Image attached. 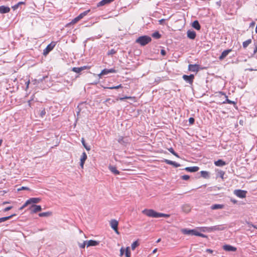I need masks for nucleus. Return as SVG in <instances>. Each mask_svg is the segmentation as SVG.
<instances>
[{"instance_id": "nucleus-1", "label": "nucleus", "mask_w": 257, "mask_h": 257, "mask_svg": "<svg viewBox=\"0 0 257 257\" xmlns=\"http://www.w3.org/2000/svg\"><path fill=\"white\" fill-rule=\"evenodd\" d=\"M152 40V39L150 37L148 36H143L139 37L136 40V43L140 44L142 46H145L149 42H150Z\"/></svg>"}, {"instance_id": "nucleus-2", "label": "nucleus", "mask_w": 257, "mask_h": 257, "mask_svg": "<svg viewBox=\"0 0 257 257\" xmlns=\"http://www.w3.org/2000/svg\"><path fill=\"white\" fill-rule=\"evenodd\" d=\"M142 212L149 217L159 218V212L153 209H144Z\"/></svg>"}, {"instance_id": "nucleus-3", "label": "nucleus", "mask_w": 257, "mask_h": 257, "mask_svg": "<svg viewBox=\"0 0 257 257\" xmlns=\"http://www.w3.org/2000/svg\"><path fill=\"white\" fill-rule=\"evenodd\" d=\"M205 228L206 231L210 232L215 231L223 230L225 229V227L222 225H218L211 227H205Z\"/></svg>"}, {"instance_id": "nucleus-4", "label": "nucleus", "mask_w": 257, "mask_h": 257, "mask_svg": "<svg viewBox=\"0 0 257 257\" xmlns=\"http://www.w3.org/2000/svg\"><path fill=\"white\" fill-rule=\"evenodd\" d=\"M56 44V42H52L49 44L43 51V55L46 56L48 53L53 49Z\"/></svg>"}, {"instance_id": "nucleus-5", "label": "nucleus", "mask_w": 257, "mask_h": 257, "mask_svg": "<svg viewBox=\"0 0 257 257\" xmlns=\"http://www.w3.org/2000/svg\"><path fill=\"white\" fill-rule=\"evenodd\" d=\"M246 193L247 192L246 191L242 190H235L234 191V194L237 197L241 198H245Z\"/></svg>"}, {"instance_id": "nucleus-6", "label": "nucleus", "mask_w": 257, "mask_h": 257, "mask_svg": "<svg viewBox=\"0 0 257 257\" xmlns=\"http://www.w3.org/2000/svg\"><path fill=\"white\" fill-rule=\"evenodd\" d=\"M29 210L32 213H35L37 212L40 211L42 210V207L40 205H37L35 204H32L30 207Z\"/></svg>"}, {"instance_id": "nucleus-7", "label": "nucleus", "mask_w": 257, "mask_h": 257, "mask_svg": "<svg viewBox=\"0 0 257 257\" xmlns=\"http://www.w3.org/2000/svg\"><path fill=\"white\" fill-rule=\"evenodd\" d=\"M183 78L186 82H188L190 84H192L193 82L194 76L193 74H191L190 75H184L183 76Z\"/></svg>"}, {"instance_id": "nucleus-8", "label": "nucleus", "mask_w": 257, "mask_h": 257, "mask_svg": "<svg viewBox=\"0 0 257 257\" xmlns=\"http://www.w3.org/2000/svg\"><path fill=\"white\" fill-rule=\"evenodd\" d=\"M41 201L39 198H31L27 200L26 202V205H30L32 204H36L39 203Z\"/></svg>"}, {"instance_id": "nucleus-9", "label": "nucleus", "mask_w": 257, "mask_h": 257, "mask_svg": "<svg viewBox=\"0 0 257 257\" xmlns=\"http://www.w3.org/2000/svg\"><path fill=\"white\" fill-rule=\"evenodd\" d=\"M129 141H130L129 138L127 137L124 138V137H120L118 139V143H119L120 144L123 145H126L127 144H128L129 143Z\"/></svg>"}, {"instance_id": "nucleus-10", "label": "nucleus", "mask_w": 257, "mask_h": 257, "mask_svg": "<svg viewBox=\"0 0 257 257\" xmlns=\"http://www.w3.org/2000/svg\"><path fill=\"white\" fill-rule=\"evenodd\" d=\"M223 249L227 251H235L236 248L230 245L226 244L223 246Z\"/></svg>"}, {"instance_id": "nucleus-11", "label": "nucleus", "mask_w": 257, "mask_h": 257, "mask_svg": "<svg viewBox=\"0 0 257 257\" xmlns=\"http://www.w3.org/2000/svg\"><path fill=\"white\" fill-rule=\"evenodd\" d=\"M188 69L192 72H198L199 71V65L197 64H189Z\"/></svg>"}, {"instance_id": "nucleus-12", "label": "nucleus", "mask_w": 257, "mask_h": 257, "mask_svg": "<svg viewBox=\"0 0 257 257\" xmlns=\"http://www.w3.org/2000/svg\"><path fill=\"white\" fill-rule=\"evenodd\" d=\"M231 51V49H227L223 51L219 57V60H221L224 59Z\"/></svg>"}, {"instance_id": "nucleus-13", "label": "nucleus", "mask_w": 257, "mask_h": 257, "mask_svg": "<svg viewBox=\"0 0 257 257\" xmlns=\"http://www.w3.org/2000/svg\"><path fill=\"white\" fill-rule=\"evenodd\" d=\"M10 11V8L9 7L2 6L0 7V13L1 14H6L9 13Z\"/></svg>"}, {"instance_id": "nucleus-14", "label": "nucleus", "mask_w": 257, "mask_h": 257, "mask_svg": "<svg viewBox=\"0 0 257 257\" xmlns=\"http://www.w3.org/2000/svg\"><path fill=\"white\" fill-rule=\"evenodd\" d=\"M187 37L192 40H194L196 36L195 32L194 31L188 30L187 32Z\"/></svg>"}, {"instance_id": "nucleus-15", "label": "nucleus", "mask_w": 257, "mask_h": 257, "mask_svg": "<svg viewBox=\"0 0 257 257\" xmlns=\"http://www.w3.org/2000/svg\"><path fill=\"white\" fill-rule=\"evenodd\" d=\"M112 2V0H102L97 4V7H99L105 6Z\"/></svg>"}, {"instance_id": "nucleus-16", "label": "nucleus", "mask_w": 257, "mask_h": 257, "mask_svg": "<svg viewBox=\"0 0 257 257\" xmlns=\"http://www.w3.org/2000/svg\"><path fill=\"white\" fill-rule=\"evenodd\" d=\"M196 230L194 229H182V232L184 234L188 235H194V232H195Z\"/></svg>"}, {"instance_id": "nucleus-17", "label": "nucleus", "mask_w": 257, "mask_h": 257, "mask_svg": "<svg viewBox=\"0 0 257 257\" xmlns=\"http://www.w3.org/2000/svg\"><path fill=\"white\" fill-rule=\"evenodd\" d=\"M199 168L198 167L194 166V167H188L185 168L186 171L190 172H196L199 170Z\"/></svg>"}, {"instance_id": "nucleus-18", "label": "nucleus", "mask_w": 257, "mask_h": 257, "mask_svg": "<svg viewBox=\"0 0 257 257\" xmlns=\"http://www.w3.org/2000/svg\"><path fill=\"white\" fill-rule=\"evenodd\" d=\"M112 72V68L107 69H104L103 70H102L101 72L99 74V76H104L107 75L109 73Z\"/></svg>"}, {"instance_id": "nucleus-19", "label": "nucleus", "mask_w": 257, "mask_h": 257, "mask_svg": "<svg viewBox=\"0 0 257 257\" xmlns=\"http://www.w3.org/2000/svg\"><path fill=\"white\" fill-rule=\"evenodd\" d=\"M99 244V241H97L96 240H90L87 241V246H96Z\"/></svg>"}, {"instance_id": "nucleus-20", "label": "nucleus", "mask_w": 257, "mask_h": 257, "mask_svg": "<svg viewBox=\"0 0 257 257\" xmlns=\"http://www.w3.org/2000/svg\"><path fill=\"white\" fill-rule=\"evenodd\" d=\"M182 209L183 212L185 213H188L191 210V207L188 204H185L182 206Z\"/></svg>"}, {"instance_id": "nucleus-21", "label": "nucleus", "mask_w": 257, "mask_h": 257, "mask_svg": "<svg viewBox=\"0 0 257 257\" xmlns=\"http://www.w3.org/2000/svg\"><path fill=\"white\" fill-rule=\"evenodd\" d=\"M86 68V66H83V67H73L72 68V71L77 73H78Z\"/></svg>"}, {"instance_id": "nucleus-22", "label": "nucleus", "mask_w": 257, "mask_h": 257, "mask_svg": "<svg viewBox=\"0 0 257 257\" xmlns=\"http://www.w3.org/2000/svg\"><path fill=\"white\" fill-rule=\"evenodd\" d=\"M192 27L197 30H200L201 28L200 25L198 21H195L192 23Z\"/></svg>"}, {"instance_id": "nucleus-23", "label": "nucleus", "mask_w": 257, "mask_h": 257, "mask_svg": "<svg viewBox=\"0 0 257 257\" xmlns=\"http://www.w3.org/2000/svg\"><path fill=\"white\" fill-rule=\"evenodd\" d=\"M224 207V205L222 204H214L211 206V208L212 210L222 209Z\"/></svg>"}, {"instance_id": "nucleus-24", "label": "nucleus", "mask_w": 257, "mask_h": 257, "mask_svg": "<svg viewBox=\"0 0 257 257\" xmlns=\"http://www.w3.org/2000/svg\"><path fill=\"white\" fill-rule=\"evenodd\" d=\"M214 164L216 166H223L226 164L225 162L222 160H218L215 161Z\"/></svg>"}, {"instance_id": "nucleus-25", "label": "nucleus", "mask_w": 257, "mask_h": 257, "mask_svg": "<svg viewBox=\"0 0 257 257\" xmlns=\"http://www.w3.org/2000/svg\"><path fill=\"white\" fill-rule=\"evenodd\" d=\"M14 216H15V214H12V215H11L10 216H9L4 217L0 218V223L3 222L4 221H6L10 219V218H11Z\"/></svg>"}, {"instance_id": "nucleus-26", "label": "nucleus", "mask_w": 257, "mask_h": 257, "mask_svg": "<svg viewBox=\"0 0 257 257\" xmlns=\"http://www.w3.org/2000/svg\"><path fill=\"white\" fill-rule=\"evenodd\" d=\"M251 39H248L247 40L244 41L242 43V46L243 47V48H246L251 43Z\"/></svg>"}, {"instance_id": "nucleus-27", "label": "nucleus", "mask_w": 257, "mask_h": 257, "mask_svg": "<svg viewBox=\"0 0 257 257\" xmlns=\"http://www.w3.org/2000/svg\"><path fill=\"white\" fill-rule=\"evenodd\" d=\"M201 176L204 178H209V173L207 171H202L200 172Z\"/></svg>"}, {"instance_id": "nucleus-28", "label": "nucleus", "mask_w": 257, "mask_h": 257, "mask_svg": "<svg viewBox=\"0 0 257 257\" xmlns=\"http://www.w3.org/2000/svg\"><path fill=\"white\" fill-rule=\"evenodd\" d=\"M25 4V3L24 2H20L18 3H17V4H16L15 5L13 6L12 8L13 9V10H16L19 8V7L20 5H24Z\"/></svg>"}, {"instance_id": "nucleus-29", "label": "nucleus", "mask_w": 257, "mask_h": 257, "mask_svg": "<svg viewBox=\"0 0 257 257\" xmlns=\"http://www.w3.org/2000/svg\"><path fill=\"white\" fill-rule=\"evenodd\" d=\"M81 143L84 146V147L86 149V150L89 151L90 150V147L89 146H88L85 142V141L83 138H82L81 139Z\"/></svg>"}, {"instance_id": "nucleus-30", "label": "nucleus", "mask_w": 257, "mask_h": 257, "mask_svg": "<svg viewBox=\"0 0 257 257\" xmlns=\"http://www.w3.org/2000/svg\"><path fill=\"white\" fill-rule=\"evenodd\" d=\"M87 159V155L85 152H83L81 157L80 161L82 162H84Z\"/></svg>"}, {"instance_id": "nucleus-31", "label": "nucleus", "mask_w": 257, "mask_h": 257, "mask_svg": "<svg viewBox=\"0 0 257 257\" xmlns=\"http://www.w3.org/2000/svg\"><path fill=\"white\" fill-rule=\"evenodd\" d=\"M51 214V213L49 212H42L40 213L39 214V216L40 217H47Z\"/></svg>"}, {"instance_id": "nucleus-32", "label": "nucleus", "mask_w": 257, "mask_h": 257, "mask_svg": "<svg viewBox=\"0 0 257 257\" xmlns=\"http://www.w3.org/2000/svg\"><path fill=\"white\" fill-rule=\"evenodd\" d=\"M87 240L84 241L83 243L78 242V245L81 248H84L85 245H87Z\"/></svg>"}, {"instance_id": "nucleus-33", "label": "nucleus", "mask_w": 257, "mask_h": 257, "mask_svg": "<svg viewBox=\"0 0 257 257\" xmlns=\"http://www.w3.org/2000/svg\"><path fill=\"white\" fill-rule=\"evenodd\" d=\"M139 245V243L138 241H134L131 245L132 249L134 250L136 247H137Z\"/></svg>"}, {"instance_id": "nucleus-34", "label": "nucleus", "mask_w": 257, "mask_h": 257, "mask_svg": "<svg viewBox=\"0 0 257 257\" xmlns=\"http://www.w3.org/2000/svg\"><path fill=\"white\" fill-rule=\"evenodd\" d=\"M89 11L90 10H87L79 14L78 16L80 17V19H82L84 16H85Z\"/></svg>"}, {"instance_id": "nucleus-35", "label": "nucleus", "mask_w": 257, "mask_h": 257, "mask_svg": "<svg viewBox=\"0 0 257 257\" xmlns=\"http://www.w3.org/2000/svg\"><path fill=\"white\" fill-rule=\"evenodd\" d=\"M125 257H130L131 256V251L130 250L129 247H127L125 249Z\"/></svg>"}, {"instance_id": "nucleus-36", "label": "nucleus", "mask_w": 257, "mask_h": 257, "mask_svg": "<svg viewBox=\"0 0 257 257\" xmlns=\"http://www.w3.org/2000/svg\"><path fill=\"white\" fill-rule=\"evenodd\" d=\"M169 151L171 152L173 155L177 157H179L178 155L174 151V149L172 148H170L168 149Z\"/></svg>"}, {"instance_id": "nucleus-37", "label": "nucleus", "mask_w": 257, "mask_h": 257, "mask_svg": "<svg viewBox=\"0 0 257 257\" xmlns=\"http://www.w3.org/2000/svg\"><path fill=\"white\" fill-rule=\"evenodd\" d=\"M118 222L116 220L113 219V229H118Z\"/></svg>"}, {"instance_id": "nucleus-38", "label": "nucleus", "mask_w": 257, "mask_h": 257, "mask_svg": "<svg viewBox=\"0 0 257 257\" xmlns=\"http://www.w3.org/2000/svg\"><path fill=\"white\" fill-rule=\"evenodd\" d=\"M170 216L169 214H164L162 213H159V217H166L168 218Z\"/></svg>"}, {"instance_id": "nucleus-39", "label": "nucleus", "mask_w": 257, "mask_h": 257, "mask_svg": "<svg viewBox=\"0 0 257 257\" xmlns=\"http://www.w3.org/2000/svg\"><path fill=\"white\" fill-rule=\"evenodd\" d=\"M80 17H79V16H78L77 17H76L75 18H74L71 22V23L72 24H75L77 22H78L79 20H80Z\"/></svg>"}, {"instance_id": "nucleus-40", "label": "nucleus", "mask_w": 257, "mask_h": 257, "mask_svg": "<svg viewBox=\"0 0 257 257\" xmlns=\"http://www.w3.org/2000/svg\"><path fill=\"white\" fill-rule=\"evenodd\" d=\"M194 235H196V236H198L203 237H204L206 236V235H204V234H202L201 233L197 232L196 231L195 232H194Z\"/></svg>"}, {"instance_id": "nucleus-41", "label": "nucleus", "mask_w": 257, "mask_h": 257, "mask_svg": "<svg viewBox=\"0 0 257 257\" xmlns=\"http://www.w3.org/2000/svg\"><path fill=\"white\" fill-rule=\"evenodd\" d=\"M153 37L157 39H159L161 37V35L158 32H155L153 33Z\"/></svg>"}, {"instance_id": "nucleus-42", "label": "nucleus", "mask_w": 257, "mask_h": 257, "mask_svg": "<svg viewBox=\"0 0 257 257\" xmlns=\"http://www.w3.org/2000/svg\"><path fill=\"white\" fill-rule=\"evenodd\" d=\"M164 162L169 165H173L174 164V162L169 160L165 159Z\"/></svg>"}, {"instance_id": "nucleus-43", "label": "nucleus", "mask_w": 257, "mask_h": 257, "mask_svg": "<svg viewBox=\"0 0 257 257\" xmlns=\"http://www.w3.org/2000/svg\"><path fill=\"white\" fill-rule=\"evenodd\" d=\"M224 175V172L222 171H220L218 172V176H219L221 178H223V176Z\"/></svg>"}, {"instance_id": "nucleus-44", "label": "nucleus", "mask_w": 257, "mask_h": 257, "mask_svg": "<svg viewBox=\"0 0 257 257\" xmlns=\"http://www.w3.org/2000/svg\"><path fill=\"white\" fill-rule=\"evenodd\" d=\"M223 103H227L229 104H235L234 101H231L229 99H228L227 98H226V100L223 102Z\"/></svg>"}, {"instance_id": "nucleus-45", "label": "nucleus", "mask_w": 257, "mask_h": 257, "mask_svg": "<svg viewBox=\"0 0 257 257\" xmlns=\"http://www.w3.org/2000/svg\"><path fill=\"white\" fill-rule=\"evenodd\" d=\"M181 178H182V179L183 180H188L189 179L190 177H189V176H188V175H185L182 176L181 177Z\"/></svg>"}, {"instance_id": "nucleus-46", "label": "nucleus", "mask_w": 257, "mask_h": 257, "mask_svg": "<svg viewBox=\"0 0 257 257\" xmlns=\"http://www.w3.org/2000/svg\"><path fill=\"white\" fill-rule=\"evenodd\" d=\"M23 190H29V188L27 187H22L21 188H19L18 189V191H21Z\"/></svg>"}, {"instance_id": "nucleus-47", "label": "nucleus", "mask_w": 257, "mask_h": 257, "mask_svg": "<svg viewBox=\"0 0 257 257\" xmlns=\"http://www.w3.org/2000/svg\"><path fill=\"white\" fill-rule=\"evenodd\" d=\"M46 114L45 110L44 109L42 110H41L40 112V115L42 117H43L44 115H45Z\"/></svg>"}, {"instance_id": "nucleus-48", "label": "nucleus", "mask_w": 257, "mask_h": 257, "mask_svg": "<svg viewBox=\"0 0 257 257\" xmlns=\"http://www.w3.org/2000/svg\"><path fill=\"white\" fill-rule=\"evenodd\" d=\"M189 121L190 123L193 124L194 122V119L193 117H190L189 119Z\"/></svg>"}, {"instance_id": "nucleus-49", "label": "nucleus", "mask_w": 257, "mask_h": 257, "mask_svg": "<svg viewBox=\"0 0 257 257\" xmlns=\"http://www.w3.org/2000/svg\"><path fill=\"white\" fill-rule=\"evenodd\" d=\"M12 208V206H9L4 209V211L6 212L10 210H11Z\"/></svg>"}, {"instance_id": "nucleus-50", "label": "nucleus", "mask_w": 257, "mask_h": 257, "mask_svg": "<svg viewBox=\"0 0 257 257\" xmlns=\"http://www.w3.org/2000/svg\"><path fill=\"white\" fill-rule=\"evenodd\" d=\"M161 54L162 55L165 56L166 55V51L165 50H164V49H162L161 50Z\"/></svg>"}, {"instance_id": "nucleus-51", "label": "nucleus", "mask_w": 257, "mask_h": 257, "mask_svg": "<svg viewBox=\"0 0 257 257\" xmlns=\"http://www.w3.org/2000/svg\"><path fill=\"white\" fill-rule=\"evenodd\" d=\"M173 166H174L175 167H178L180 166V164H179L175 162H174V164L173 165Z\"/></svg>"}, {"instance_id": "nucleus-52", "label": "nucleus", "mask_w": 257, "mask_h": 257, "mask_svg": "<svg viewBox=\"0 0 257 257\" xmlns=\"http://www.w3.org/2000/svg\"><path fill=\"white\" fill-rule=\"evenodd\" d=\"M119 173L118 171H117L115 168L113 167V174H118Z\"/></svg>"}, {"instance_id": "nucleus-53", "label": "nucleus", "mask_w": 257, "mask_h": 257, "mask_svg": "<svg viewBox=\"0 0 257 257\" xmlns=\"http://www.w3.org/2000/svg\"><path fill=\"white\" fill-rule=\"evenodd\" d=\"M124 253V249L122 247L121 248L120 250V255H122Z\"/></svg>"}, {"instance_id": "nucleus-54", "label": "nucleus", "mask_w": 257, "mask_h": 257, "mask_svg": "<svg viewBox=\"0 0 257 257\" xmlns=\"http://www.w3.org/2000/svg\"><path fill=\"white\" fill-rule=\"evenodd\" d=\"M122 86L121 84L119 85H117V86H113V89H118L119 88H122Z\"/></svg>"}, {"instance_id": "nucleus-55", "label": "nucleus", "mask_w": 257, "mask_h": 257, "mask_svg": "<svg viewBox=\"0 0 257 257\" xmlns=\"http://www.w3.org/2000/svg\"><path fill=\"white\" fill-rule=\"evenodd\" d=\"M28 205H26V202L23 204V205L21 207V208H20V210H22L25 207H26L27 206H28Z\"/></svg>"}, {"instance_id": "nucleus-56", "label": "nucleus", "mask_w": 257, "mask_h": 257, "mask_svg": "<svg viewBox=\"0 0 257 257\" xmlns=\"http://www.w3.org/2000/svg\"><path fill=\"white\" fill-rule=\"evenodd\" d=\"M245 70H248L249 71H256L257 69H253V68H248V69H246Z\"/></svg>"}, {"instance_id": "nucleus-57", "label": "nucleus", "mask_w": 257, "mask_h": 257, "mask_svg": "<svg viewBox=\"0 0 257 257\" xmlns=\"http://www.w3.org/2000/svg\"><path fill=\"white\" fill-rule=\"evenodd\" d=\"M159 22L160 24L162 25V24H163L164 22H165V19H161V20H159Z\"/></svg>"}, {"instance_id": "nucleus-58", "label": "nucleus", "mask_w": 257, "mask_h": 257, "mask_svg": "<svg viewBox=\"0 0 257 257\" xmlns=\"http://www.w3.org/2000/svg\"><path fill=\"white\" fill-rule=\"evenodd\" d=\"M84 164V162H82L80 161V166L82 169L83 168Z\"/></svg>"}, {"instance_id": "nucleus-59", "label": "nucleus", "mask_w": 257, "mask_h": 257, "mask_svg": "<svg viewBox=\"0 0 257 257\" xmlns=\"http://www.w3.org/2000/svg\"><path fill=\"white\" fill-rule=\"evenodd\" d=\"M206 251L208 252H209V253H212L213 252V250L210 249H207L206 250Z\"/></svg>"}, {"instance_id": "nucleus-60", "label": "nucleus", "mask_w": 257, "mask_h": 257, "mask_svg": "<svg viewBox=\"0 0 257 257\" xmlns=\"http://www.w3.org/2000/svg\"><path fill=\"white\" fill-rule=\"evenodd\" d=\"M113 231H114L118 235L120 234L118 230V229H113Z\"/></svg>"}, {"instance_id": "nucleus-61", "label": "nucleus", "mask_w": 257, "mask_h": 257, "mask_svg": "<svg viewBox=\"0 0 257 257\" xmlns=\"http://www.w3.org/2000/svg\"><path fill=\"white\" fill-rule=\"evenodd\" d=\"M112 52H113L112 49H111V50H109V51L108 52V55H112Z\"/></svg>"}, {"instance_id": "nucleus-62", "label": "nucleus", "mask_w": 257, "mask_h": 257, "mask_svg": "<svg viewBox=\"0 0 257 257\" xmlns=\"http://www.w3.org/2000/svg\"><path fill=\"white\" fill-rule=\"evenodd\" d=\"M109 224L111 228H112V219L109 221Z\"/></svg>"}, {"instance_id": "nucleus-63", "label": "nucleus", "mask_w": 257, "mask_h": 257, "mask_svg": "<svg viewBox=\"0 0 257 257\" xmlns=\"http://www.w3.org/2000/svg\"><path fill=\"white\" fill-rule=\"evenodd\" d=\"M256 52H257V47L256 48H254V50H253V54H254Z\"/></svg>"}, {"instance_id": "nucleus-64", "label": "nucleus", "mask_w": 257, "mask_h": 257, "mask_svg": "<svg viewBox=\"0 0 257 257\" xmlns=\"http://www.w3.org/2000/svg\"><path fill=\"white\" fill-rule=\"evenodd\" d=\"M109 170H110L111 172H112V166H110H110H109Z\"/></svg>"}]
</instances>
